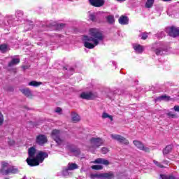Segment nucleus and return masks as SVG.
Here are the masks:
<instances>
[{"instance_id":"9b49d317","label":"nucleus","mask_w":179,"mask_h":179,"mask_svg":"<svg viewBox=\"0 0 179 179\" xmlns=\"http://www.w3.org/2000/svg\"><path fill=\"white\" fill-rule=\"evenodd\" d=\"M133 143L140 150H143V152H150V149L149 148L145 147V145H143V144L142 143H141V141H134Z\"/></svg>"},{"instance_id":"20e7f679","label":"nucleus","mask_w":179,"mask_h":179,"mask_svg":"<svg viewBox=\"0 0 179 179\" xmlns=\"http://www.w3.org/2000/svg\"><path fill=\"white\" fill-rule=\"evenodd\" d=\"M90 143L91 145L90 150H92V149H97V148H100V146H103V145H104V139L100 137H97V138L92 137L90 140Z\"/></svg>"},{"instance_id":"6ab92c4d","label":"nucleus","mask_w":179,"mask_h":179,"mask_svg":"<svg viewBox=\"0 0 179 179\" xmlns=\"http://www.w3.org/2000/svg\"><path fill=\"white\" fill-rule=\"evenodd\" d=\"M77 169H79L78 164L74 163H69L67 168L66 169V171L76 170Z\"/></svg>"},{"instance_id":"412c9836","label":"nucleus","mask_w":179,"mask_h":179,"mask_svg":"<svg viewBox=\"0 0 179 179\" xmlns=\"http://www.w3.org/2000/svg\"><path fill=\"white\" fill-rule=\"evenodd\" d=\"M106 22L109 24H114L115 23V18L114 17V15H110L106 17Z\"/></svg>"},{"instance_id":"37998d69","label":"nucleus","mask_w":179,"mask_h":179,"mask_svg":"<svg viewBox=\"0 0 179 179\" xmlns=\"http://www.w3.org/2000/svg\"><path fill=\"white\" fill-rule=\"evenodd\" d=\"M117 2H124L125 0H117Z\"/></svg>"},{"instance_id":"ea45409f","label":"nucleus","mask_w":179,"mask_h":179,"mask_svg":"<svg viewBox=\"0 0 179 179\" xmlns=\"http://www.w3.org/2000/svg\"><path fill=\"white\" fill-rule=\"evenodd\" d=\"M62 110L61 109V108L59 107H57L56 109H55V111L56 113H61Z\"/></svg>"},{"instance_id":"de8ad7c7","label":"nucleus","mask_w":179,"mask_h":179,"mask_svg":"<svg viewBox=\"0 0 179 179\" xmlns=\"http://www.w3.org/2000/svg\"><path fill=\"white\" fill-rule=\"evenodd\" d=\"M113 65H115V62H113Z\"/></svg>"},{"instance_id":"0eeeda50","label":"nucleus","mask_w":179,"mask_h":179,"mask_svg":"<svg viewBox=\"0 0 179 179\" xmlns=\"http://www.w3.org/2000/svg\"><path fill=\"white\" fill-rule=\"evenodd\" d=\"M110 138L113 139L114 141H117V142H120V143H122V145H129V141L125 138V137L120 135V134H111Z\"/></svg>"},{"instance_id":"49530a36","label":"nucleus","mask_w":179,"mask_h":179,"mask_svg":"<svg viewBox=\"0 0 179 179\" xmlns=\"http://www.w3.org/2000/svg\"><path fill=\"white\" fill-rule=\"evenodd\" d=\"M19 13H21V15H23V13H22V11H18Z\"/></svg>"},{"instance_id":"ddd939ff","label":"nucleus","mask_w":179,"mask_h":179,"mask_svg":"<svg viewBox=\"0 0 179 179\" xmlns=\"http://www.w3.org/2000/svg\"><path fill=\"white\" fill-rule=\"evenodd\" d=\"M90 3L96 8H100L104 5V0H89Z\"/></svg>"},{"instance_id":"1a4fd4ad","label":"nucleus","mask_w":179,"mask_h":179,"mask_svg":"<svg viewBox=\"0 0 179 179\" xmlns=\"http://www.w3.org/2000/svg\"><path fill=\"white\" fill-rule=\"evenodd\" d=\"M166 32L171 37H178L179 36V28L176 27H169L166 28Z\"/></svg>"},{"instance_id":"6e6552de","label":"nucleus","mask_w":179,"mask_h":179,"mask_svg":"<svg viewBox=\"0 0 179 179\" xmlns=\"http://www.w3.org/2000/svg\"><path fill=\"white\" fill-rule=\"evenodd\" d=\"M80 97L84 100H93V99L97 97V93L92 92H83L80 94Z\"/></svg>"},{"instance_id":"cd10ccee","label":"nucleus","mask_w":179,"mask_h":179,"mask_svg":"<svg viewBox=\"0 0 179 179\" xmlns=\"http://www.w3.org/2000/svg\"><path fill=\"white\" fill-rule=\"evenodd\" d=\"M91 168L92 170H103V166L101 165H93Z\"/></svg>"},{"instance_id":"bb28decb","label":"nucleus","mask_w":179,"mask_h":179,"mask_svg":"<svg viewBox=\"0 0 179 179\" xmlns=\"http://www.w3.org/2000/svg\"><path fill=\"white\" fill-rule=\"evenodd\" d=\"M155 3V0H148L145 3L146 8H152L153 6V3Z\"/></svg>"},{"instance_id":"4c0bfd02","label":"nucleus","mask_w":179,"mask_h":179,"mask_svg":"<svg viewBox=\"0 0 179 179\" xmlns=\"http://www.w3.org/2000/svg\"><path fill=\"white\" fill-rule=\"evenodd\" d=\"M164 36H166V35L164 34V31H161V32H160V35H158V38H163V37H164Z\"/></svg>"},{"instance_id":"473e14b6","label":"nucleus","mask_w":179,"mask_h":179,"mask_svg":"<svg viewBox=\"0 0 179 179\" xmlns=\"http://www.w3.org/2000/svg\"><path fill=\"white\" fill-rule=\"evenodd\" d=\"M89 17H90V20H92V22H96V15L95 14H90Z\"/></svg>"},{"instance_id":"c756f323","label":"nucleus","mask_w":179,"mask_h":179,"mask_svg":"<svg viewBox=\"0 0 179 179\" xmlns=\"http://www.w3.org/2000/svg\"><path fill=\"white\" fill-rule=\"evenodd\" d=\"M153 162L155 166H157V167H160V169H164V166H163L162 164H160V162H159L156 160H154Z\"/></svg>"},{"instance_id":"f257e3e1","label":"nucleus","mask_w":179,"mask_h":179,"mask_svg":"<svg viewBox=\"0 0 179 179\" xmlns=\"http://www.w3.org/2000/svg\"><path fill=\"white\" fill-rule=\"evenodd\" d=\"M89 34L90 36H84L83 37L84 47L89 50H92V48L99 45L101 41L104 40L103 33L97 28L90 29Z\"/></svg>"},{"instance_id":"b1692460","label":"nucleus","mask_w":179,"mask_h":179,"mask_svg":"<svg viewBox=\"0 0 179 179\" xmlns=\"http://www.w3.org/2000/svg\"><path fill=\"white\" fill-rule=\"evenodd\" d=\"M41 85H43V83L35 80L31 81L28 83V86H33L34 87H38Z\"/></svg>"},{"instance_id":"5701e85b","label":"nucleus","mask_w":179,"mask_h":179,"mask_svg":"<svg viewBox=\"0 0 179 179\" xmlns=\"http://www.w3.org/2000/svg\"><path fill=\"white\" fill-rule=\"evenodd\" d=\"M128 22H129L128 17L127 16L122 15L119 18V23L120 24H128Z\"/></svg>"},{"instance_id":"c9c22d12","label":"nucleus","mask_w":179,"mask_h":179,"mask_svg":"<svg viewBox=\"0 0 179 179\" xmlns=\"http://www.w3.org/2000/svg\"><path fill=\"white\" fill-rule=\"evenodd\" d=\"M148 38V33H143L141 34V39L146 40Z\"/></svg>"},{"instance_id":"58836bf2","label":"nucleus","mask_w":179,"mask_h":179,"mask_svg":"<svg viewBox=\"0 0 179 179\" xmlns=\"http://www.w3.org/2000/svg\"><path fill=\"white\" fill-rule=\"evenodd\" d=\"M173 110H174V111L179 112V106H175L173 107Z\"/></svg>"},{"instance_id":"a878e982","label":"nucleus","mask_w":179,"mask_h":179,"mask_svg":"<svg viewBox=\"0 0 179 179\" xmlns=\"http://www.w3.org/2000/svg\"><path fill=\"white\" fill-rule=\"evenodd\" d=\"M173 149V145H168L166 146L164 150H163L164 155H169V152H171V150Z\"/></svg>"},{"instance_id":"dca6fc26","label":"nucleus","mask_w":179,"mask_h":179,"mask_svg":"<svg viewBox=\"0 0 179 179\" xmlns=\"http://www.w3.org/2000/svg\"><path fill=\"white\" fill-rule=\"evenodd\" d=\"M133 48L137 54H142V52H143V46L138 43H134L133 45Z\"/></svg>"},{"instance_id":"423d86ee","label":"nucleus","mask_w":179,"mask_h":179,"mask_svg":"<svg viewBox=\"0 0 179 179\" xmlns=\"http://www.w3.org/2000/svg\"><path fill=\"white\" fill-rule=\"evenodd\" d=\"M91 178H100V179H113L114 178V173L113 172H108L105 173L92 174Z\"/></svg>"},{"instance_id":"7ed1b4c3","label":"nucleus","mask_w":179,"mask_h":179,"mask_svg":"<svg viewBox=\"0 0 179 179\" xmlns=\"http://www.w3.org/2000/svg\"><path fill=\"white\" fill-rule=\"evenodd\" d=\"M19 173V169L15 166H11L8 162H1V169L0 170V174L3 176H9V174H17Z\"/></svg>"},{"instance_id":"a19ab883","label":"nucleus","mask_w":179,"mask_h":179,"mask_svg":"<svg viewBox=\"0 0 179 179\" xmlns=\"http://www.w3.org/2000/svg\"><path fill=\"white\" fill-rule=\"evenodd\" d=\"M22 69H24V71H26V69H29V66H22Z\"/></svg>"},{"instance_id":"2f4dec72","label":"nucleus","mask_w":179,"mask_h":179,"mask_svg":"<svg viewBox=\"0 0 179 179\" xmlns=\"http://www.w3.org/2000/svg\"><path fill=\"white\" fill-rule=\"evenodd\" d=\"M168 117H170L171 118H177V115H176L173 112H169L167 113Z\"/></svg>"},{"instance_id":"f03ea898","label":"nucleus","mask_w":179,"mask_h":179,"mask_svg":"<svg viewBox=\"0 0 179 179\" xmlns=\"http://www.w3.org/2000/svg\"><path fill=\"white\" fill-rule=\"evenodd\" d=\"M29 157L27 159V163L28 166L34 167V166H38L40 163L44 162V159L48 157V154L43 151H37L34 147H31L28 150Z\"/></svg>"},{"instance_id":"c85d7f7f","label":"nucleus","mask_w":179,"mask_h":179,"mask_svg":"<svg viewBox=\"0 0 179 179\" xmlns=\"http://www.w3.org/2000/svg\"><path fill=\"white\" fill-rule=\"evenodd\" d=\"M102 117L109 118V120H110V121H113V116L108 115L107 113H103L102 115Z\"/></svg>"},{"instance_id":"a211bd4d","label":"nucleus","mask_w":179,"mask_h":179,"mask_svg":"<svg viewBox=\"0 0 179 179\" xmlns=\"http://www.w3.org/2000/svg\"><path fill=\"white\" fill-rule=\"evenodd\" d=\"M20 92H22V93L24 94V96L29 97V99H31L33 97V94L31 93V91L29 90V88L20 90Z\"/></svg>"},{"instance_id":"c03bdc74","label":"nucleus","mask_w":179,"mask_h":179,"mask_svg":"<svg viewBox=\"0 0 179 179\" xmlns=\"http://www.w3.org/2000/svg\"><path fill=\"white\" fill-rule=\"evenodd\" d=\"M164 164H169V162L164 161Z\"/></svg>"},{"instance_id":"2eb2a0df","label":"nucleus","mask_w":179,"mask_h":179,"mask_svg":"<svg viewBox=\"0 0 179 179\" xmlns=\"http://www.w3.org/2000/svg\"><path fill=\"white\" fill-rule=\"evenodd\" d=\"M93 163L95 164H103V166H108V164H110V162H108V160L103 158H98L95 159Z\"/></svg>"},{"instance_id":"72a5a7b5","label":"nucleus","mask_w":179,"mask_h":179,"mask_svg":"<svg viewBox=\"0 0 179 179\" xmlns=\"http://www.w3.org/2000/svg\"><path fill=\"white\" fill-rule=\"evenodd\" d=\"M71 152L76 155V156H78V155H79V153H80V150H78V149H73L71 150Z\"/></svg>"},{"instance_id":"f3484780","label":"nucleus","mask_w":179,"mask_h":179,"mask_svg":"<svg viewBox=\"0 0 179 179\" xmlns=\"http://www.w3.org/2000/svg\"><path fill=\"white\" fill-rule=\"evenodd\" d=\"M20 62V59L13 57L10 62L8 63L9 68H13V66H15Z\"/></svg>"},{"instance_id":"7c9ffc66","label":"nucleus","mask_w":179,"mask_h":179,"mask_svg":"<svg viewBox=\"0 0 179 179\" xmlns=\"http://www.w3.org/2000/svg\"><path fill=\"white\" fill-rule=\"evenodd\" d=\"M161 178L162 179H177V178L174 176H167L165 175H161Z\"/></svg>"},{"instance_id":"f704fd0d","label":"nucleus","mask_w":179,"mask_h":179,"mask_svg":"<svg viewBox=\"0 0 179 179\" xmlns=\"http://www.w3.org/2000/svg\"><path fill=\"white\" fill-rule=\"evenodd\" d=\"M101 152L103 154V155H106V153H108V148H103L101 149Z\"/></svg>"},{"instance_id":"aec40b11","label":"nucleus","mask_w":179,"mask_h":179,"mask_svg":"<svg viewBox=\"0 0 179 179\" xmlns=\"http://www.w3.org/2000/svg\"><path fill=\"white\" fill-rule=\"evenodd\" d=\"M9 50H10V48L6 43H3L0 45V51L3 54H5V52H7V51H9Z\"/></svg>"},{"instance_id":"9d476101","label":"nucleus","mask_w":179,"mask_h":179,"mask_svg":"<svg viewBox=\"0 0 179 179\" xmlns=\"http://www.w3.org/2000/svg\"><path fill=\"white\" fill-rule=\"evenodd\" d=\"M152 50L156 55H163V44L161 43H155L152 46Z\"/></svg>"},{"instance_id":"39448f33","label":"nucleus","mask_w":179,"mask_h":179,"mask_svg":"<svg viewBox=\"0 0 179 179\" xmlns=\"http://www.w3.org/2000/svg\"><path fill=\"white\" fill-rule=\"evenodd\" d=\"M51 138L57 145H64V139L61 138V131L59 130L55 129L52 131Z\"/></svg>"},{"instance_id":"a18cd8bd","label":"nucleus","mask_w":179,"mask_h":179,"mask_svg":"<svg viewBox=\"0 0 179 179\" xmlns=\"http://www.w3.org/2000/svg\"><path fill=\"white\" fill-rule=\"evenodd\" d=\"M164 1V2H169V1H171V0H162Z\"/></svg>"},{"instance_id":"393cba45","label":"nucleus","mask_w":179,"mask_h":179,"mask_svg":"<svg viewBox=\"0 0 179 179\" xmlns=\"http://www.w3.org/2000/svg\"><path fill=\"white\" fill-rule=\"evenodd\" d=\"M162 100H164V101H169V100H171V98L169 96L163 95L157 99V101H162Z\"/></svg>"},{"instance_id":"f8f14e48","label":"nucleus","mask_w":179,"mask_h":179,"mask_svg":"<svg viewBox=\"0 0 179 179\" xmlns=\"http://www.w3.org/2000/svg\"><path fill=\"white\" fill-rule=\"evenodd\" d=\"M48 141L47 136L45 135H39L36 137V143L43 146Z\"/></svg>"},{"instance_id":"4468645a","label":"nucleus","mask_w":179,"mask_h":179,"mask_svg":"<svg viewBox=\"0 0 179 179\" xmlns=\"http://www.w3.org/2000/svg\"><path fill=\"white\" fill-rule=\"evenodd\" d=\"M13 19H15V16L13 15H7L4 18L3 24L4 26H10L12 23H13Z\"/></svg>"},{"instance_id":"4be33fe9","label":"nucleus","mask_w":179,"mask_h":179,"mask_svg":"<svg viewBox=\"0 0 179 179\" xmlns=\"http://www.w3.org/2000/svg\"><path fill=\"white\" fill-rule=\"evenodd\" d=\"M71 120H72V121H73V122H78L80 121V116H79V115H78V113L73 112L71 113Z\"/></svg>"},{"instance_id":"e433bc0d","label":"nucleus","mask_w":179,"mask_h":179,"mask_svg":"<svg viewBox=\"0 0 179 179\" xmlns=\"http://www.w3.org/2000/svg\"><path fill=\"white\" fill-rule=\"evenodd\" d=\"M2 124H3V115L0 112V125H2Z\"/></svg>"},{"instance_id":"79ce46f5","label":"nucleus","mask_w":179,"mask_h":179,"mask_svg":"<svg viewBox=\"0 0 179 179\" xmlns=\"http://www.w3.org/2000/svg\"><path fill=\"white\" fill-rule=\"evenodd\" d=\"M8 144L10 145H14L15 144V141H8Z\"/></svg>"}]
</instances>
